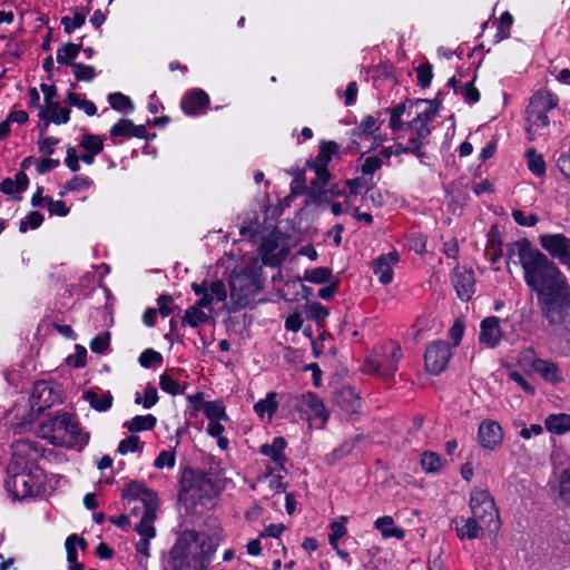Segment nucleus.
Segmentation results:
<instances>
[{"label": "nucleus", "instance_id": "nucleus-1", "mask_svg": "<svg viewBox=\"0 0 570 570\" xmlns=\"http://www.w3.org/2000/svg\"><path fill=\"white\" fill-rule=\"evenodd\" d=\"M518 256L525 285L535 293L537 304L547 325L557 334H570V283L547 254L523 237L507 245L505 263Z\"/></svg>", "mask_w": 570, "mask_h": 570}, {"label": "nucleus", "instance_id": "nucleus-2", "mask_svg": "<svg viewBox=\"0 0 570 570\" xmlns=\"http://www.w3.org/2000/svg\"><path fill=\"white\" fill-rule=\"evenodd\" d=\"M41 450L39 443L31 440H19L12 445L4 488L13 500L36 497L41 492L45 483L39 466Z\"/></svg>", "mask_w": 570, "mask_h": 570}, {"label": "nucleus", "instance_id": "nucleus-3", "mask_svg": "<svg viewBox=\"0 0 570 570\" xmlns=\"http://www.w3.org/2000/svg\"><path fill=\"white\" fill-rule=\"evenodd\" d=\"M216 549L209 538L200 539L196 530H185L168 553L171 570H207Z\"/></svg>", "mask_w": 570, "mask_h": 570}, {"label": "nucleus", "instance_id": "nucleus-4", "mask_svg": "<svg viewBox=\"0 0 570 570\" xmlns=\"http://www.w3.org/2000/svg\"><path fill=\"white\" fill-rule=\"evenodd\" d=\"M194 492L199 499L212 498L219 494L216 481L213 476L199 469L186 465L180 469L178 481L179 500H186L189 493Z\"/></svg>", "mask_w": 570, "mask_h": 570}, {"label": "nucleus", "instance_id": "nucleus-5", "mask_svg": "<svg viewBox=\"0 0 570 570\" xmlns=\"http://www.w3.org/2000/svg\"><path fill=\"white\" fill-rule=\"evenodd\" d=\"M560 99L557 94L548 89L541 88L533 92L530 97L529 105L525 109L527 120L537 128H546L550 125L548 112L558 108Z\"/></svg>", "mask_w": 570, "mask_h": 570}, {"label": "nucleus", "instance_id": "nucleus-6", "mask_svg": "<svg viewBox=\"0 0 570 570\" xmlns=\"http://www.w3.org/2000/svg\"><path fill=\"white\" fill-rule=\"evenodd\" d=\"M469 507L471 513L489 530L497 531L500 528L499 511L494 498L488 490L474 489L471 491Z\"/></svg>", "mask_w": 570, "mask_h": 570}, {"label": "nucleus", "instance_id": "nucleus-7", "mask_svg": "<svg viewBox=\"0 0 570 570\" xmlns=\"http://www.w3.org/2000/svg\"><path fill=\"white\" fill-rule=\"evenodd\" d=\"M380 348L382 356L380 358H367L365 365L368 372L382 376L384 380H392L397 372V364L402 358V350L397 342L387 341L383 343Z\"/></svg>", "mask_w": 570, "mask_h": 570}, {"label": "nucleus", "instance_id": "nucleus-8", "mask_svg": "<svg viewBox=\"0 0 570 570\" xmlns=\"http://www.w3.org/2000/svg\"><path fill=\"white\" fill-rule=\"evenodd\" d=\"M62 403V390L55 382L37 381L32 386L30 396L31 411L38 414L45 413L47 409Z\"/></svg>", "mask_w": 570, "mask_h": 570}, {"label": "nucleus", "instance_id": "nucleus-9", "mask_svg": "<svg viewBox=\"0 0 570 570\" xmlns=\"http://www.w3.org/2000/svg\"><path fill=\"white\" fill-rule=\"evenodd\" d=\"M230 301L234 309H244L262 289L261 285L254 283L247 277L232 274L229 278Z\"/></svg>", "mask_w": 570, "mask_h": 570}, {"label": "nucleus", "instance_id": "nucleus-10", "mask_svg": "<svg viewBox=\"0 0 570 570\" xmlns=\"http://www.w3.org/2000/svg\"><path fill=\"white\" fill-rule=\"evenodd\" d=\"M539 244L561 265L570 269V238L562 233H547L539 236Z\"/></svg>", "mask_w": 570, "mask_h": 570}, {"label": "nucleus", "instance_id": "nucleus-11", "mask_svg": "<svg viewBox=\"0 0 570 570\" xmlns=\"http://www.w3.org/2000/svg\"><path fill=\"white\" fill-rule=\"evenodd\" d=\"M452 357L450 343L441 340L430 343L424 353L425 368L433 375H439L448 367Z\"/></svg>", "mask_w": 570, "mask_h": 570}, {"label": "nucleus", "instance_id": "nucleus-12", "mask_svg": "<svg viewBox=\"0 0 570 570\" xmlns=\"http://www.w3.org/2000/svg\"><path fill=\"white\" fill-rule=\"evenodd\" d=\"M293 405L297 411L305 412L309 419L320 420L323 426L330 420L324 401L314 392L293 396Z\"/></svg>", "mask_w": 570, "mask_h": 570}, {"label": "nucleus", "instance_id": "nucleus-13", "mask_svg": "<svg viewBox=\"0 0 570 570\" xmlns=\"http://www.w3.org/2000/svg\"><path fill=\"white\" fill-rule=\"evenodd\" d=\"M340 145L334 140H321L316 158L307 160L306 165L316 176L325 178L332 175L328 165L334 158H341Z\"/></svg>", "mask_w": 570, "mask_h": 570}, {"label": "nucleus", "instance_id": "nucleus-14", "mask_svg": "<svg viewBox=\"0 0 570 570\" xmlns=\"http://www.w3.org/2000/svg\"><path fill=\"white\" fill-rule=\"evenodd\" d=\"M121 498L126 500L128 504L131 502L141 503L142 509L159 504L157 492L148 488L145 482L138 480H132L125 485L121 491Z\"/></svg>", "mask_w": 570, "mask_h": 570}, {"label": "nucleus", "instance_id": "nucleus-15", "mask_svg": "<svg viewBox=\"0 0 570 570\" xmlns=\"http://www.w3.org/2000/svg\"><path fill=\"white\" fill-rule=\"evenodd\" d=\"M40 90L43 94L46 107L40 110H48V115L55 116L53 124L62 125L70 120L71 110L69 108L61 107V105L55 99L58 97V90L55 85L40 83Z\"/></svg>", "mask_w": 570, "mask_h": 570}, {"label": "nucleus", "instance_id": "nucleus-16", "mask_svg": "<svg viewBox=\"0 0 570 570\" xmlns=\"http://www.w3.org/2000/svg\"><path fill=\"white\" fill-rule=\"evenodd\" d=\"M210 104L208 94L202 88L187 90L180 99V108L186 116L196 117L205 112Z\"/></svg>", "mask_w": 570, "mask_h": 570}, {"label": "nucleus", "instance_id": "nucleus-17", "mask_svg": "<svg viewBox=\"0 0 570 570\" xmlns=\"http://www.w3.org/2000/svg\"><path fill=\"white\" fill-rule=\"evenodd\" d=\"M503 430L501 425L493 420H483L478 429L479 444L489 451H494L502 445Z\"/></svg>", "mask_w": 570, "mask_h": 570}, {"label": "nucleus", "instance_id": "nucleus-18", "mask_svg": "<svg viewBox=\"0 0 570 570\" xmlns=\"http://www.w3.org/2000/svg\"><path fill=\"white\" fill-rule=\"evenodd\" d=\"M452 283L458 297L469 302L475 293V275L471 268L456 267L453 272Z\"/></svg>", "mask_w": 570, "mask_h": 570}, {"label": "nucleus", "instance_id": "nucleus-19", "mask_svg": "<svg viewBox=\"0 0 570 570\" xmlns=\"http://www.w3.org/2000/svg\"><path fill=\"white\" fill-rule=\"evenodd\" d=\"M279 247V239L275 234L263 237L259 245L261 259L264 266L278 267L285 259L287 252L285 249L276 250Z\"/></svg>", "mask_w": 570, "mask_h": 570}, {"label": "nucleus", "instance_id": "nucleus-20", "mask_svg": "<svg viewBox=\"0 0 570 570\" xmlns=\"http://www.w3.org/2000/svg\"><path fill=\"white\" fill-rule=\"evenodd\" d=\"M71 415L68 412H57L55 415L48 416L47 420L40 423L39 432L51 444H59V436L56 433H63V430L70 424Z\"/></svg>", "mask_w": 570, "mask_h": 570}, {"label": "nucleus", "instance_id": "nucleus-21", "mask_svg": "<svg viewBox=\"0 0 570 570\" xmlns=\"http://www.w3.org/2000/svg\"><path fill=\"white\" fill-rule=\"evenodd\" d=\"M503 338V332L498 316H488L480 323L479 342L489 348H495Z\"/></svg>", "mask_w": 570, "mask_h": 570}, {"label": "nucleus", "instance_id": "nucleus-22", "mask_svg": "<svg viewBox=\"0 0 570 570\" xmlns=\"http://www.w3.org/2000/svg\"><path fill=\"white\" fill-rule=\"evenodd\" d=\"M333 403L347 414L357 413L361 409V397L351 385H343L332 394Z\"/></svg>", "mask_w": 570, "mask_h": 570}, {"label": "nucleus", "instance_id": "nucleus-23", "mask_svg": "<svg viewBox=\"0 0 570 570\" xmlns=\"http://www.w3.org/2000/svg\"><path fill=\"white\" fill-rule=\"evenodd\" d=\"M531 368L534 373L549 384L557 385L564 381L563 372L559 364L552 360L534 357L531 361Z\"/></svg>", "mask_w": 570, "mask_h": 570}, {"label": "nucleus", "instance_id": "nucleus-24", "mask_svg": "<svg viewBox=\"0 0 570 570\" xmlns=\"http://www.w3.org/2000/svg\"><path fill=\"white\" fill-rule=\"evenodd\" d=\"M399 259L397 252L393 250L389 254H381L373 261V273L377 276L381 284L387 285L393 281L392 265L397 263Z\"/></svg>", "mask_w": 570, "mask_h": 570}, {"label": "nucleus", "instance_id": "nucleus-25", "mask_svg": "<svg viewBox=\"0 0 570 570\" xmlns=\"http://www.w3.org/2000/svg\"><path fill=\"white\" fill-rule=\"evenodd\" d=\"M287 446V442L283 436H275L272 443H265L261 445L259 453L262 455L268 456L272 461L277 465L278 469L285 471V464L288 461L285 449Z\"/></svg>", "mask_w": 570, "mask_h": 570}, {"label": "nucleus", "instance_id": "nucleus-26", "mask_svg": "<svg viewBox=\"0 0 570 570\" xmlns=\"http://www.w3.org/2000/svg\"><path fill=\"white\" fill-rule=\"evenodd\" d=\"M484 255H490L489 261L492 265L497 264L503 256V239L498 224H493L487 234Z\"/></svg>", "mask_w": 570, "mask_h": 570}, {"label": "nucleus", "instance_id": "nucleus-27", "mask_svg": "<svg viewBox=\"0 0 570 570\" xmlns=\"http://www.w3.org/2000/svg\"><path fill=\"white\" fill-rule=\"evenodd\" d=\"M181 372H185L183 368H176L170 367L167 368L160 376H159V386L160 389L173 396L180 395L185 393V390L187 387V384H181L178 380L175 379L176 374H179Z\"/></svg>", "mask_w": 570, "mask_h": 570}, {"label": "nucleus", "instance_id": "nucleus-28", "mask_svg": "<svg viewBox=\"0 0 570 570\" xmlns=\"http://www.w3.org/2000/svg\"><path fill=\"white\" fill-rule=\"evenodd\" d=\"M158 505L147 507L142 509L140 521L135 525V531L141 537L153 539L156 537V528L154 522L157 517Z\"/></svg>", "mask_w": 570, "mask_h": 570}, {"label": "nucleus", "instance_id": "nucleus-29", "mask_svg": "<svg viewBox=\"0 0 570 570\" xmlns=\"http://www.w3.org/2000/svg\"><path fill=\"white\" fill-rule=\"evenodd\" d=\"M63 433L69 436L67 442L70 448L83 449L89 442V434L83 432L80 423L77 421L75 415H71L70 424L63 430Z\"/></svg>", "mask_w": 570, "mask_h": 570}, {"label": "nucleus", "instance_id": "nucleus-30", "mask_svg": "<svg viewBox=\"0 0 570 570\" xmlns=\"http://www.w3.org/2000/svg\"><path fill=\"white\" fill-rule=\"evenodd\" d=\"M92 0H88V4L91 3ZM73 11V16H63L60 20V24L63 28V32L66 35H71L76 29L81 28L86 22V17L90 12V7H81L71 9Z\"/></svg>", "mask_w": 570, "mask_h": 570}, {"label": "nucleus", "instance_id": "nucleus-31", "mask_svg": "<svg viewBox=\"0 0 570 570\" xmlns=\"http://www.w3.org/2000/svg\"><path fill=\"white\" fill-rule=\"evenodd\" d=\"M83 399L89 405L98 412H106L112 406L114 396L110 391L99 393L95 390H88L83 393Z\"/></svg>", "mask_w": 570, "mask_h": 570}, {"label": "nucleus", "instance_id": "nucleus-32", "mask_svg": "<svg viewBox=\"0 0 570 570\" xmlns=\"http://www.w3.org/2000/svg\"><path fill=\"white\" fill-rule=\"evenodd\" d=\"M361 441V435H355L350 440H345L337 448L333 449L330 453L325 455V462L328 465H335L344 458L350 455L357 443Z\"/></svg>", "mask_w": 570, "mask_h": 570}, {"label": "nucleus", "instance_id": "nucleus-33", "mask_svg": "<svg viewBox=\"0 0 570 570\" xmlns=\"http://www.w3.org/2000/svg\"><path fill=\"white\" fill-rule=\"evenodd\" d=\"M83 38H85V36H82L80 38L79 43H73V42L62 43L57 49V56H56L57 62L60 65L73 67V65L77 63V62H75V59L78 57L79 52L82 49Z\"/></svg>", "mask_w": 570, "mask_h": 570}, {"label": "nucleus", "instance_id": "nucleus-34", "mask_svg": "<svg viewBox=\"0 0 570 570\" xmlns=\"http://www.w3.org/2000/svg\"><path fill=\"white\" fill-rule=\"evenodd\" d=\"M461 521L463 524L455 529L456 535L461 540H474L480 537L483 528H485L473 514L466 519L461 518Z\"/></svg>", "mask_w": 570, "mask_h": 570}, {"label": "nucleus", "instance_id": "nucleus-35", "mask_svg": "<svg viewBox=\"0 0 570 570\" xmlns=\"http://www.w3.org/2000/svg\"><path fill=\"white\" fill-rule=\"evenodd\" d=\"M157 425V417L153 414L136 415L131 420L125 422L126 428L131 433L151 431Z\"/></svg>", "mask_w": 570, "mask_h": 570}, {"label": "nucleus", "instance_id": "nucleus-36", "mask_svg": "<svg viewBox=\"0 0 570 570\" xmlns=\"http://www.w3.org/2000/svg\"><path fill=\"white\" fill-rule=\"evenodd\" d=\"M546 429L553 434H564L570 431V414H550L544 421Z\"/></svg>", "mask_w": 570, "mask_h": 570}, {"label": "nucleus", "instance_id": "nucleus-37", "mask_svg": "<svg viewBox=\"0 0 570 570\" xmlns=\"http://www.w3.org/2000/svg\"><path fill=\"white\" fill-rule=\"evenodd\" d=\"M421 469L428 474L439 473L444 465L442 456L433 451H424L420 459Z\"/></svg>", "mask_w": 570, "mask_h": 570}, {"label": "nucleus", "instance_id": "nucleus-38", "mask_svg": "<svg viewBox=\"0 0 570 570\" xmlns=\"http://www.w3.org/2000/svg\"><path fill=\"white\" fill-rule=\"evenodd\" d=\"M276 397H277L276 392H274V391L268 392L266 394L265 399H262L254 404V412L259 417H263L265 414H267L268 417L274 416L278 410V402H277Z\"/></svg>", "mask_w": 570, "mask_h": 570}, {"label": "nucleus", "instance_id": "nucleus-39", "mask_svg": "<svg viewBox=\"0 0 570 570\" xmlns=\"http://www.w3.org/2000/svg\"><path fill=\"white\" fill-rule=\"evenodd\" d=\"M202 411L208 421H229L222 400L207 401Z\"/></svg>", "mask_w": 570, "mask_h": 570}, {"label": "nucleus", "instance_id": "nucleus-40", "mask_svg": "<svg viewBox=\"0 0 570 570\" xmlns=\"http://www.w3.org/2000/svg\"><path fill=\"white\" fill-rule=\"evenodd\" d=\"M529 170L537 177H543L547 171L544 158L541 154L537 153L535 148L527 149L524 155Z\"/></svg>", "mask_w": 570, "mask_h": 570}, {"label": "nucleus", "instance_id": "nucleus-41", "mask_svg": "<svg viewBox=\"0 0 570 570\" xmlns=\"http://www.w3.org/2000/svg\"><path fill=\"white\" fill-rule=\"evenodd\" d=\"M383 121H379V119L375 116L367 115L365 116L361 122L352 129V136L354 137H362V136H370L374 132H376Z\"/></svg>", "mask_w": 570, "mask_h": 570}, {"label": "nucleus", "instance_id": "nucleus-42", "mask_svg": "<svg viewBox=\"0 0 570 570\" xmlns=\"http://www.w3.org/2000/svg\"><path fill=\"white\" fill-rule=\"evenodd\" d=\"M304 279L313 284H327L333 278V271L326 266L305 269Z\"/></svg>", "mask_w": 570, "mask_h": 570}, {"label": "nucleus", "instance_id": "nucleus-43", "mask_svg": "<svg viewBox=\"0 0 570 570\" xmlns=\"http://www.w3.org/2000/svg\"><path fill=\"white\" fill-rule=\"evenodd\" d=\"M330 311L322 303L315 301L306 304V317L316 323L318 327L325 326V320Z\"/></svg>", "mask_w": 570, "mask_h": 570}, {"label": "nucleus", "instance_id": "nucleus-44", "mask_svg": "<svg viewBox=\"0 0 570 570\" xmlns=\"http://www.w3.org/2000/svg\"><path fill=\"white\" fill-rule=\"evenodd\" d=\"M394 523L393 518L390 515H384L381 518H377L374 522V527L377 530H381L383 538H395V539H403L404 538V530L399 527L393 528H383L386 525H392Z\"/></svg>", "mask_w": 570, "mask_h": 570}, {"label": "nucleus", "instance_id": "nucleus-45", "mask_svg": "<svg viewBox=\"0 0 570 570\" xmlns=\"http://www.w3.org/2000/svg\"><path fill=\"white\" fill-rule=\"evenodd\" d=\"M108 102L112 109L124 114H130L134 111L135 106L130 97L122 92H111L108 95Z\"/></svg>", "mask_w": 570, "mask_h": 570}, {"label": "nucleus", "instance_id": "nucleus-46", "mask_svg": "<svg viewBox=\"0 0 570 570\" xmlns=\"http://www.w3.org/2000/svg\"><path fill=\"white\" fill-rule=\"evenodd\" d=\"M77 547H79L81 550H86L88 547V543L82 537H79L78 534L72 533L66 539V542H65L68 563L78 561Z\"/></svg>", "mask_w": 570, "mask_h": 570}, {"label": "nucleus", "instance_id": "nucleus-47", "mask_svg": "<svg viewBox=\"0 0 570 570\" xmlns=\"http://www.w3.org/2000/svg\"><path fill=\"white\" fill-rule=\"evenodd\" d=\"M208 321V315L197 305H193L185 311L181 323L190 327H198Z\"/></svg>", "mask_w": 570, "mask_h": 570}, {"label": "nucleus", "instance_id": "nucleus-48", "mask_svg": "<svg viewBox=\"0 0 570 570\" xmlns=\"http://www.w3.org/2000/svg\"><path fill=\"white\" fill-rule=\"evenodd\" d=\"M94 186V180L88 176L75 175L66 181L65 191H60V196H65L66 191L79 193Z\"/></svg>", "mask_w": 570, "mask_h": 570}, {"label": "nucleus", "instance_id": "nucleus-49", "mask_svg": "<svg viewBox=\"0 0 570 570\" xmlns=\"http://www.w3.org/2000/svg\"><path fill=\"white\" fill-rule=\"evenodd\" d=\"M66 102H68L70 106L82 109L89 117H92L97 114V107L92 101L82 98L81 95L71 90L67 95Z\"/></svg>", "mask_w": 570, "mask_h": 570}, {"label": "nucleus", "instance_id": "nucleus-50", "mask_svg": "<svg viewBox=\"0 0 570 570\" xmlns=\"http://www.w3.org/2000/svg\"><path fill=\"white\" fill-rule=\"evenodd\" d=\"M79 146L90 154H101L104 150V139L99 135L85 132L81 136Z\"/></svg>", "mask_w": 570, "mask_h": 570}, {"label": "nucleus", "instance_id": "nucleus-51", "mask_svg": "<svg viewBox=\"0 0 570 570\" xmlns=\"http://www.w3.org/2000/svg\"><path fill=\"white\" fill-rule=\"evenodd\" d=\"M159 400L158 391L155 385L151 383H148L144 390V397L139 394V392L136 393L135 396V403L136 404H142L145 409L153 407Z\"/></svg>", "mask_w": 570, "mask_h": 570}, {"label": "nucleus", "instance_id": "nucleus-52", "mask_svg": "<svg viewBox=\"0 0 570 570\" xmlns=\"http://www.w3.org/2000/svg\"><path fill=\"white\" fill-rule=\"evenodd\" d=\"M417 86L422 89H426L431 86L433 79V66L425 61L415 68Z\"/></svg>", "mask_w": 570, "mask_h": 570}, {"label": "nucleus", "instance_id": "nucleus-53", "mask_svg": "<svg viewBox=\"0 0 570 570\" xmlns=\"http://www.w3.org/2000/svg\"><path fill=\"white\" fill-rule=\"evenodd\" d=\"M134 121L131 119L121 118L109 129V135L111 138L124 137L131 138Z\"/></svg>", "mask_w": 570, "mask_h": 570}, {"label": "nucleus", "instance_id": "nucleus-54", "mask_svg": "<svg viewBox=\"0 0 570 570\" xmlns=\"http://www.w3.org/2000/svg\"><path fill=\"white\" fill-rule=\"evenodd\" d=\"M332 179V175L325 176V178H321L320 176H316L314 179L311 180L309 186H304L301 188V193H305V196H307L306 200H311L313 198V194L321 191L322 189H325L328 185V183Z\"/></svg>", "mask_w": 570, "mask_h": 570}, {"label": "nucleus", "instance_id": "nucleus-55", "mask_svg": "<svg viewBox=\"0 0 570 570\" xmlns=\"http://www.w3.org/2000/svg\"><path fill=\"white\" fill-rule=\"evenodd\" d=\"M72 68H73V76L77 81L89 82V81H92L97 76V71H96L95 67H92L90 65H85V63L78 62V63L73 65Z\"/></svg>", "mask_w": 570, "mask_h": 570}, {"label": "nucleus", "instance_id": "nucleus-56", "mask_svg": "<svg viewBox=\"0 0 570 570\" xmlns=\"http://www.w3.org/2000/svg\"><path fill=\"white\" fill-rule=\"evenodd\" d=\"M435 118V109L431 112H423V120L420 122L415 130V136L417 139L425 142L429 136L432 132V128L430 127V122Z\"/></svg>", "mask_w": 570, "mask_h": 570}, {"label": "nucleus", "instance_id": "nucleus-57", "mask_svg": "<svg viewBox=\"0 0 570 570\" xmlns=\"http://www.w3.org/2000/svg\"><path fill=\"white\" fill-rule=\"evenodd\" d=\"M117 451L122 455L128 452L135 453L142 451V444L140 443L139 436L132 434L121 440L118 444Z\"/></svg>", "mask_w": 570, "mask_h": 570}, {"label": "nucleus", "instance_id": "nucleus-58", "mask_svg": "<svg viewBox=\"0 0 570 570\" xmlns=\"http://www.w3.org/2000/svg\"><path fill=\"white\" fill-rule=\"evenodd\" d=\"M476 76L469 82H466L463 87H461L460 92L463 100L469 105H474L480 101L481 94L478 88L474 86Z\"/></svg>", "mask_w": 570, "mask_h": 570}, {"label": "nucleus", "instance_id": "nucleus-59", "mask_svg": "<svg viewBox=\"0 0 570 570\" xmlns=\"http://www.w3.org/2000/svg\"><path fill=\"white\" fill-rule=\"evenodd\" d=\"M157 305H158V314H160L163 317H167L171 315L175 309H178V306L174 305V298L168 293H163L157 298Z\"/></svg>", "mask_w": 570, "mask_h": 570}, {"label": "nucleus", "instance_id": "nucleus-60", "mask_svg": "<svg viewBox=\"0 0 570 570\" xmlns=\"http://www.w3.org/2000/svg\"><path fill=\"white\" fill-rule=\"evenodd\" d=\"M110 345V333L108 331L96 335L89 343V347L94 353L104 354Z\"/></svg>", "mask_w": 570, "mask_h": 570}, {"label": "nucleus", "instance_id": "nucleus-61", "mask_svg": "<svg viewBox=\"0 0 570 570\" xmlns=\"http://www.w3.org/2000/svg\"><path fill=\"white\" fill-rule=\"evenodd\" d=\"M138 362L140 366L145 368H150L156 364L163 363V355L158 351L147 348L139 355Z\"/></svg>", "mask_w": 570, "mask_h": 570}, {"label": "nucleus", "instance_id": "nucleus-62", "mask_svg": "<svg viewBox=\"0 0 570 570\" xmlns=\"http://www.w3.org/2000/svg\"><path fill=\"white\" fill-rule=\"evenodd\" d=\"M559 497L568 507H570V465L560 474Z\"/></svg>", "mask_w": 570, "mask_h": 570}, {"label": "nucleus", "instance_id": "nucleus-63", "mask_svg": "<svg viewBox=\"0 0 570 570\" xmlns=\"http://www.w3.org/2000/svg\"><path fill=\"white\" fill-rule=\"evenodd\" d=\"M87 350L85 346L77 344L75 346V354L69 355L66 358V363L70 366H73L75 368H82L87 364Z\"/></svg>", "mask_w": 570, "mask_h": 570}, {"label": "nucleus", "instance_id": "nucleus-64", "mask_svg": "<svg viewBox=\"0 0 570 570\" xmlns=\"http://www.w3.org/2000/svg\"><path fill=\"white\" fill-rule=\"evenodd\" d=\"M383 161L380 156H370L364 159L361 171L363 176L373 178L374 173L381 169Z\"/></svg>", "mask_w": 570, "mask_h": 570}]
</instances>
